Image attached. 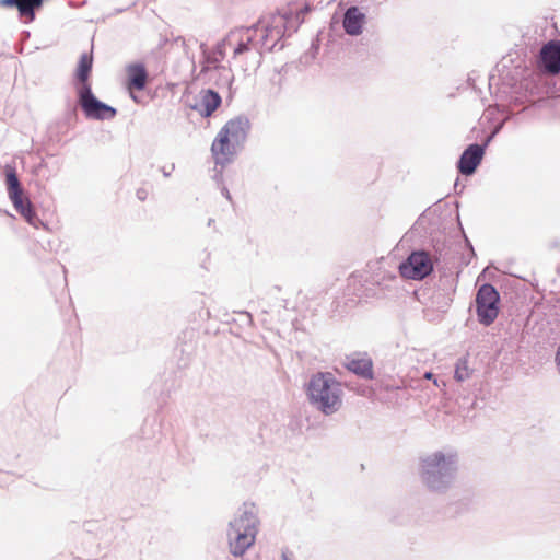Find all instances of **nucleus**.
I'll list each match as a JSON object with an SVG mask.
<instances>
[{"label": "nucleus", "mask_w": 560, "mask_h": 560, "mask_svg": "<svg viewBox=\"0 0 560 560\" xmlns=\"http://www.w3.org/2000/svg\"><path fill=\"white\" fill-rule=\"evenodd\" d=\"M139 197H140V199H144L143 194L139 192Z\"/></svg>", "instance_id": "nucleus-25"}, {"label": "nucleus", "mask_w": 560, "mask_h": 560, "mask_svg": "<svg viewBox=\"0 0 560 560\" xmlns=\"http://www.w3.org/2000/svg\"><path fill=\"white\" fill-rule=\"evenodd\" d=\"M257 525L258 520L252 510H245L230 523L228 538L230 550L234 556H243L255 542Z\"/></svg>", "instance_id": "nucleus-2"}, {"label": "nucleus", "mask_w": 560, "mask_h": 560, "mask_svg": "<svg viewBox=\"0 0 560 560\" xmlns=\"http://www.w3.org/2000/svg\"><path fill=\"white\" fill-rule=\"evenodd\" d=\"M556 364H557L558 371L560 372V346L558 347V350L556 353Z\"/></svg>", "instance_id": "nucleus-22"}, {"label": "nucleus", "mask_w": 560, "mask_h": 560, "mask_svg": "<svg viewBox=\"0 0 560 560\" xmlns=\"http://www.w3.org/2000/svg\"><path fill=\"white\" fill-rule=\"evenodd\" d=\"M250 130L248 118L243 116L234 117L228 120L219 130L228 140L240 149L247 139Z\"/></svg>", "instance_id": "nucleus-8"}, {"label": "nucleus", "mask_w": 560, "mask_h": 560, "mask_svg": "<svg viewBox=\"0 0 560 560\" xmlns=\"http://www.w3.org/2000/svg\"><path fill=\"white\" fill-rule=\"evenodd\" d=\"M500 296L491 284H482L476 294V312L478 319L485 326L491 325L499 315Z\"/></svg>", "instance_id": "nucleus-4"}, {"label": "nucleus", "mask_w": 560, "mask_h": 560, "mask_svg": "<svg viewBox=\"0 0 560 560\" xmlns=\"http://www.w3.org/2000/svg\"><path fill=\"white\" fill-rule=\"evenodd\" d=\"M469 375L468 368L466 365V362L463 364H458L455 370V378L457 381H464Z\"/></svg>", "instance_id": "nucleus-20"}, {"label": "nucleus", "mask_w": 560, "mask_h": 560, "mask_svg": "<svg viewBox=\"0 0 560 560\" xmlns=\"http://www.w3.org/2000/svg\"><path fill=\"white\" fill-rule=\"evenodd\" d=\"M433 269L430 256L424 252L412 253L406 261H404L399 271L404 278L407 279H423Z\"/></svg>", "instance_id": "nucleus-6"}, {"label": "nucleus", "mask_w": 560, "mask_h": 560, "mask_svg": "<svg viewBox=\"0 0 560 560\" xmlns=\"http://www.w3.org/2000/svg\"><path fill=\"white\" fill-rule=\"evenodd\" d=\"M221 103L222 98L218 92L206 89L199 92L196 102L190 107L200 116L208 118L220 107Z\"/></svg>", "instance_id": "nucleus-11"}, {"label": "nucleus", "mask_w": 560, "mask_h": 560, "mask_svg": "<svg viewBox=\"0 0 560 560\" xmlns=\"http://www.w3.org/2000/svg\"><path fill=\"white\" fill-rule=\"evenodd\" d=\"M93 66V57L92 54L84 52L81 55L75 75L79 81L78 88H83L84 85L91 86L89 83V78L92 71Z\"/></svg>", "instance_id": "nucleus-18"}, {"label": "nucleus", "mask_w": 560, "mask_h": 560, "mask_svg": "<svg viewBox=\"0 0 560 560\" xmlns=\"http://www.w3.org/2000/svg\"><path fill=\"white\" fill-rule=\"evenodd\" d=\"M0 4L3 7H16L18 8V0H1Z\"/></svg>", "instance_id": "nucleus-21"}, {"label": "nucleus", "mask_w": 560, "mask_h": 560, "mask_svg": "<svg viewBox=\"0 0 560 560\" xmlns=\"http://www.w3.org/2000/svg\"><path fill=\"white\" fill-rule=\"evenodd\" d=\"M79 104L84 115L90 119H112L116 116V109L98 101L92 93L91 86L77 88Z\"/></svg>", "instance_id": "nucleus-5"}, {"label": "nucleus", "mask_w": 560, "mask_h": 560, "mask_svg": "<svg viewBox=\"0 0 560 560\" xmlns=\"http://www.w3.org/2000/svg\"><path fill=\"white\" fill-rule=\"evenodd\" d=\"M364 15L357 7H351L347 10L343 19V27L350 35H358L362 32Z\"/></svg>", "instance_id": "nucleus-17"}, {"label": "nucleus", "mask_w": 560, "mask_h": 560, "mask_svg": "<svg viewBox=\"0 0 560 560\" xmlns=\"http://www.w3.org/2000/svg\"><path fill=\"white\" fill-rule=\"evenodd\" d=\"M542 67L548 73L557 74L560 72V43L550 42L545 45L540 51Z\"/></svg>", "instance_id": "nucleus-16"}, {"label": "nucleus", "mask_w": 560, "mask_h": 560, "mask_svg": "<svg viewBox=\"0 0 560 560\" xmlns=\"http://www.w3.org/2000/svg\"><path fill=\"white\" fill-rule=\"evenodd\" d=\"M44 0H18V10L21 16L30 21L35 19V10L39 9Z\"/></svg>", "instance_id": "nucleus-19"}, {"label": "nucleus", "mask_w": 560, "mask_h": 560, "mask_svg": "<svg viewBox=\"0 0 560 560\" xmlns=\"http://www.w3.org/2000/svg\"><path fill=\"white\" fill-rule=\"evenodd\" d=\"M423 468L427 486L432 490L440 489L436 477L447 472L446 457L442 453H435L423 460Z\"/></svg>", "instance_id": "nucleus-10"}, {"label": "nucleus", "mask_w": 560, "mask_h": 560, "mask_svg": "<svg viewBox=\"0 0 560 560\" xmlns=\"http://www.w3.org/2000/svg\"><path fill=\"white\" fill-rule=\"evenodd\" d=\"M345 366L360 377L373 378V362L366 353H354L347 357Z\"/></svg>", "instance_id": "nucleus-14"}, {"label": "nucleus", "mask_w": 560, "mask_h": 560, "mask_svg": "<svg viewBox=\"0 0 560 560\" xmlns=\"http://www.w3.org/2000/svg\"><path fill=\"white\" fill-rule=\"evenodd\" d=\"M287 16L281 14H273L270 16L268 23L264 27L262 46L268 49L272 48L275 44L284 35Z\"/></svg>", "instance_id": "nucleus-12"}, {"label": "nucleus", "mask_w": 560, "mask_h": 560, "mask_svg": "<svg viewBox=\"0 0 560 560\" xmlns=\"http://www.w3.org/2000/svg\"><path fill=\"white\" fill-rule=\"evenodd\" d=\"M127 82L126 86L131 95V97L137 101L135 96V91H141L145 88L148 82V72L143 65L133 63L127 67Z\"/></svg>", "instance_id": "nucleus-15"}, {"label": "nucleus", "mask_w": 560, "mask_h": 560, "mask_svg": "<svg viewBox=\"0 0 560 560\" xmlns=\"http://www.w3.org/2000/svg\"><path fill=\"white\" fill-rule=\"evenodd\" d=\"M483 148L479 144H470L458 161V171L464 175H471L480 164L483 156Z\"/></svg>", "instance_id": "nucleus-13"}, {"label": "nucleus", "mask_w": 560, "mask_h": 560, "mask_svg": "<svg viewBox=\"0 0 560 560\" xmlns=\"http://www.w3.org/2000/svg\"><path fill=\"white\" fill-rule=\"evenodd\" d=\"M224 195L228 199H231L230 192L225 189Z\"/></svg>", "instance_id": "nucleus-24"}, {"label": "nucleus", "mask_w": 560, "mask_h": 560, "mask_svg": "<svg viewBox=\"0 0 560 560\" xmlns=\"http://www.w3.org/2000/svg\"><path fill=\"white\" fill-rule=\"evenodd\" d=\"M258 28L241 27L235 28L229 33L223 42V47H229L233 50V58L237 59L242 54L250 49V45L257 34Z\"/></svg>", "instance_id": "nucleus-7"}, {"label": "nucleus", "mask_w": 560, "mask_h": 560, "mask_svg": "<svg viewBox=\"0 0 560 560\" xmlns=\"http://www.w3.org/2000/svg\"><path fill=\"white\" fill-rule=\"evenodd\" d=\"M139 197H140V199H144L143 194L139 192Z\"/></svg>", "instance_id": "nucleus-26"}, {"label": "nucleus", "mask_w": 560, "mask_h": 560, "mask_svg": "<svg viewBox=\"0 0 560 560\" xmlns=\"http://www.w3.org/2000/svg\"><path fill=\"white\" fill-rule=\"evenodd\" d=\"M341 393L340 383L330 373H317L307 387L311 401L327 415L340 408Z\"/></svg>", "instance_id": "nucleus-1"}, {"label": "nucleus", "mask_w": 560, "mask_h": 560, "mask_svg": "<svg viewBox=\"0 0 560 560\" xmlns=\"http://www.w3.org/2000/svg\"><path fill=\"white\" fill-rule=\"evenodd\" d=\"M237 150L238 149L219 131L211 144V155L214 164L222 167L226 166L233 161Z\"/></svg>", "instance_id": "nucleus-9"}, {"label": "nucleus", "mask_w": 560, "mask_h": 560, "mask_svg": "<svg viewBox=\"0 0 560 560\" xmlns=\"http://www.w3.org/2000/svg\"><path fill=\"white\" fill-rule=\"evenodd\" d=\"M5 172V184L8 189V195L10 200L12 201L15 210L30 223L35 224L37 219L36 213L33 209L32 202L28 197L24 195V190L20 184L18 178L15 168L13 166L7 165L4 168Z\"/></svg>", "instance_id": "nucleus-3"}, {"label": "nucleus", "mask_w": 560, "mask_h": 560, "mask_svg": "<svg viewBox=\"0 0 560 560\" xmlns=\"http://www.w3.org/2000/svg\"><path fill=\"white\" fill-rule=\"evenodd\" d=\"M424 377L427 380H431L433 377V374L431 372H428V373L424 374Z\"/></svg>", "instance_id": "nucleus-23"}]
</instances>
